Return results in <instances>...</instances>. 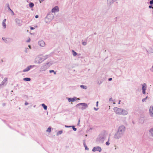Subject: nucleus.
Masks as SVG:
<instances>
[{"mask_svg": "<svg viewBox=\"0 0 153 153\" xmlns=\"http://www.w3.org/2000/svg\"><path fill=\"white\" fill-rule=\"evenodd\" d=\"M12 13V15H15V13H14L13 12L12 10V11H11Z\"/></svg>", "mask_w": 153, "mask_h": 153, "instance_id": "a18cd8bd", "label": "nucleus"}, {"mask_svg": "<svg viewBox=\"0 0 153 153\" xmlns=\"http://www.w3.org/2000/svg\"><path fill=\"white\" fill-rule=\"evenodd\" d=\"M149 8H153V7H152V5H149Z\"/></svg>", "mask_w": 153, "mask_h": 153, "instance_id": "ea45409f", "label": "nucleus"}, {"mask_svg": "<svg viewBox=\"0 0 153 153\" xmlns=\"http://www.w3.org/2000/svg\"><path fill=\"white\" fill-rule=\"evenodd\" d=\"M30 39L29 38L27 40V42H29L30 41Z\"/></svg>", "mask_w": 153, "mask_h": 153, "instance_id": "37998d69", "label": "nucleus"}, {"mask_svg": "<svg viewBox=\"0 0 153 153\" xmlns=\"http://www.w3.org/2000/svg\"><path fill=\"white\" fill-rule=\"evenodd\" d=\"M28 47H29V48L30 49H31V46L30 45H28Z\"/></svg>", "mask_w": 153, "mask_h": 153, "instance_id": "09e8293b", "label": "nucleus"}, {"mask_svg": "<svg viewBox=\"0 0 153 153\" xmlns=\"http://www.w3.org/2000/svg\"><path fill=\"white\" fill-rule=\"evenodd\" d=\"M24 81H29L31 80V79L30 78L26 77L25 78L23 79Z\"/></svg>", "mask_w": 153, "mask_h": 153, "instance_id": "b1692460", "label": "nucleus"}, {"mask_svg": "<svg viewBox=\"0 0 153 153\" xmlns=\"http://www.w3.org/2000/svg\"><path fill=\"white\" fill-rule=\"evenodd\" d=\"M49 72L50 73H52L54 72V71L53 70H51L49 71Z\"/></svg>", "mask_w": 153, "mask_h": 153, "instance_id": "4c0bfd02", "label": "nucleus"}, {"mask_svg": "<svg viewBox=\"0 0 153 153\" xmlns=\"http://www.w3.org/2000/svg\"><path fill=\"white\" fill-rule=\"evenodd\" d=\"M15 22L16 25L20 27L22 25L23 22L21 20L19 19H15Z\"/></svg>", "mask_w": 153, "mask_h": 153, "instance_id": "423d86ee", "label": "nucleus"}, {"mask_svg": "<svg viewBox=\"0 0 153 153\" xmlns=\"http://www.w3.org/2000/svg\"><path fill=\"white\" fill-rule=\"evenodd\" d=\"M7 7L8 8V10H10V11H12V10L10 8V6H9V4H7Z\"/></svg>", "mask_w": 153, "mask_h": 153, "instance_id": "f704fd0d", "label": "nucleus"}, {"mask_svg": "<svg viewBox=\"0 0 153 153\" xmlns=\"http://www.w3.org/2000/svg\"><path fill=\"white\" fill-rule=\"evenodd\" d=\"M123 135V134L117 131L114 134V137L115 139H118L121 138Z\"/></svg>", "mask_w": 153, "mask_h": 153, "instance_id": "20e7f679", "label": "nucleus"}, {"mask_svg": "<svg viewBox=\"0 0 153 153\" xmlns=\"http://www.w3.org/2000/svg\"><path fill=\"white\" fill-rule=\"evenodd\" d=\"M76 107L78 108H79V107H81V106H78Z\"/></svg>", "mask_w": 153, "mask_h": 153, "instance_id": "6e6d98bb", "label": "nucleus"}, {"mask_svg": "<svg viewBox=\"0 0 153 153\" xmlns=\"http://www.w3.org/2000/svg\"><path fill=\"white\" fill-rule=\"evenodd\" d=\"M30 28L31 30H34V28L33 27H30Z\"/></svg>", "mask_w": 153, "mask_h": 153, "instance_id": "864d4df0", "label": "nucleus"}, {"mask_svg": "<svg viewBox=\"0 0 153 153\" xmlns=\"http://www.w3.org/2000/svg\"><path fill=\"white\" fill-rule=\"evenodd\" d=\"M109 139L108 140V141H107L105 143L106 145L107 146H108L110 144V143L109 142Z\"/></svg>", "mask_w": 153, "mask_h": 153, "instance_id": "72a5a7b5", "label": "nucleus"}, {"mask_svg": "<svg viewBox=\"0 0 153 153\" xmlns=\"http://www.w3.org/2000/svg\"><path fill=\"white\" fill-rule=\"evenodd\" d=\"M36 66L35 65H30L27 67L25 68L24 69L22 72H25L28 71L31 69L33 68L34 67H36Z\"/></svg>", "mask_w": 153, "mask_h": 153, "instance_id": "6e6552de", "label": "nucleus"}, {"mask_svg": "<svg viewBox=\"0 0 153 153\" xmlns=\"http://www.w3.org/2000/svg\"><path fill=\"white\" fill-rule=\"evenodd\" d=\"M80 119H79L78 120V125H79L80 124Z\"/></svg>", "mask_w": 153, "mask_h": 153, "instance_id": "8fccbe9b", "label": "nucleus"}, {"mask_svg": "<svg viewBox=\"0 0 153 153\" xmlns=\"http://www.w3.org/2000/svg\"><path fill=\"white\" fill-rule=\"evenodd\" d=\"M51 128L50 127H49L47 128V129L46 130V132H51Z\"/></svg>", "mask_w": 153, "mask_h": 153, "instance_id": "c85d7f7f", "label": "nucleus"}, {"mask_svg": "<svg viewBox=\"0 0 153 153\" xmlns=\"http://www.w3.org/2000/svg\"><path fill=\"white\" fill-rule=\"evenodd\" d=\"M28 50V48H25V52H26V53H27V50Z\"/></svg>", "mask_w": 153, "mask_h": 153, "instance_id": "58836bf2", "label": "nucleus"}, {"mask_svg": "<svg viewBox=\"0 0 153 153\" xmlns=\"http://www.w3.org/2000/svg\"><path fill=\"white\" fill-rule=\"evenodd\" d=\"M39 17V16L38 15H36V16H35V18H38Z\"/></svg>", "mask_w": 153, "mask_h": 153, "instance_id": "3c124183", "label": "nucleus"}, {"mask_svg": "<svg viewBox=\"0 0 153 153\" xmlns=\"http://www.w3.org/2000/svg\"><path fill=\"white\" fill-rule=\"evenodd\" d=\"M44 61V60L42 57H39V61H38V63L40 64Z\"/></svg>", "mask_w": 153, "mask_h": 153, "instance_id": "412c9836", "label": "nucleus"}, {"mask_svg": "<svg viewBox=\"0 0 153 153\" xmlns=\"http://www.w3.org/2000/svg\"><path fill=\"white\" fill-rule=\"evenodd\" d=\"M42 106L43 107L44 109L46 110L47 109V106L45 105L43 103L42 104Z\"/></svg>", "mask_w": 153, "mask_h": 153, "instance_id": "393cba45", "label": "nucleus"}, {"mask_svg": "<svg viewBox=\"0 0 153 153\" xmlns=\"http://www.w3.org/2000/svg\"><path fill=\"white\" fill-rule=\"evenodd\" d=\"M29 6L31 8H32L34 6V4L32 2H30L29 4Z\"/></svg>", "mask_w": 153, "mask_h": 153, "instance_id": "cd10ccee", "label": "nucleus"}, {"mask_svg": "<svg viewBox=\"0 0 153 153\" xmlns=\"http://www.w3.org/2000/svg\"><path fill=\"white\" fill-rule=\"evenodd\" d=\"M38 45L41 47H44L45 46V43L43 40L40 41L38 42Z\"/></svg>", "mask_w": 153, "mask_h": 153, "instance_id": "dca6fc26", "label": "nucleus"}, {"mask_svg": "<svg viewBox=\"0 0 153 153\" xmlns=\"http://www.w3.org/2000/svg\"><path fill=\"white\" fill-rule=\"evenodd\" d=\"M62 133V130H60L57 133V134H61Z\"/></svg>", "mask_w": 153, "mask_h": 153, "instance_id": "2f4dec72", "label": "nucleus"}, {"mask_svg": "<svg viewBox=\"0 0 153 153\" xmlns=\"http://www.w3.org/2000/svg\"><path fill=\"white\" fill-rule=\"evenodd\" d=\"M45 0H39V1L40 3H41L42 2L44 1Z\"/></svg>", "mask_w": 153, "mask_h": 153, "instance_id": "c03bdc74", "label": "nucleus"}, {"mask_svg": "<svg viewBox=\"0 0 153 153\" xmlns=\"http://www.w3.org/2000/svg\"><path fill=\"white\" fill-rule=\"evenodd\" d=\"M6 21V19H4L2 21V25L4 28H5L6 27V25L5 23Z\"/></svg>", "mask_w": 153, "mask_h": 153, "instance_id": "6ab92c4d", "label": "nucleus"}, {"mask_svg": "<svg viewBox=\"0 0 153 153\" xmlns=\"http://www.w3.org/2000/svg\"><path fill=\"white\" fill-rule=\"evenodd\" d=\"M72 51L73 53V54L74 56H75L77 55V53L76 52H75L74 50H72Z\"/></svg>", "mask_w": 153, "mask_h": 153, "instance_id": "bb28decb", "label": "nucleus"}, {"mask_svg": "<svg viewBox=\"0 0 153 153\" xmlns=\"http://www.w3.org/2000/svg\"><path fill=\"white\" fill-rule=\"evenodd\" d=\"M2 39L5 43L7 44L11 43L13 41L12 39L10 38L2 37Z\"/></svg>", "mask_w": 153, "mask_h": 153, "instance_id": "0eeeda50", "label": "nucleus"}, {"mask_svg": "<svg viewBox=\"0 0 153 153\" xmlns=\"http://www.w3.org/2000/svg\"><path fill=\"white\" fill-rule=\"evenodd\" d=\"M80 87L84 89H86L87 88V86L84 85H80Z\"/></svg>", "mask_w": 153, "mask_h": 153, "instance_id": "a878e982", "label": "nucleus"}, {"mask_svg": "<svg viewBox=\"0 0 153 153\" xmlns=\"http://www.w3.org/2000/svg\"><path fill=\"white\" fill-rule=\"evenodd\" d=\"M68 98L69 102H74L76 101L78 99L76 97H73V98Z\"/></svg>", "mask_w": 153, "mask_h": 153, "instance_id": "f3484780", "label": "nucleus"}, {"mask_svg": "<svg viewBox=\"0 0 153 153\" xmlns=\"http://www.w3.org/2000/svg\"><path fill=\"white\" fill-rule=\"evenodd\" d=\"M149 114L151 117H153V106H151L149 110Z\"/></svg>", "mask_w": 153, "mask_h": 153, "instance_id": "2eb2a0df", "label": "nucleus"}, {"mask_svg": "<svg viewBox=\"0 0 153 153\" xmlns=\"http://www.w3.org/2000/svg\"><path fill=\"white\" fill-rule=\"evenodd\" d=\"M35 106H36V105H34V107H35Z\"/></svg>", "mask_w": 153, "mask_h": 153, "instance_id": "69168bd1", "label": "nucleus"}, {"mask_svg": "<svg viewBox=\"0 0 153 153\" xmlns=\"http://www.w3.org/2000/svg\"><path fill=\"white\" fill-rule=\"evenodd\" d=\"M144 122V121L143 120V122L142 123H143Z\"/></svg>", "mask_w": 153, "mask_h": 153, "instance_id": "338daca9", "label": "nucleus"}, {"mask_svg": "<svg viewBox=\"0 0 153 153\" xmlns=\"http://www.w3.org/2000/svg\"><path fill=\"white\" fill-rule=\"evenodd\" d=\"M65 127L66 128H69V127H71V126H67L66 125L65 126Z\"/></svg>", "mask_w": 153, "mask_h": 153, "instance_id": "79ce46f5", "label": "nucleus"}, {"mask_svg": "<svg viewBox=\"0 0 153 153\" xmlns=\"http://www.w3.org/2000/svg\"><path fill=\"white\" fill-rule=\"evenodd\" d=\"M1 62H3V60L1 59Z\"/></svg>", "mask_w": 153, "mask_h": 153, "instance_id": "052dcab7", "label": "nucleus"}, {"mask_svg": "<svg viewBox=\"0 0 153 153\" xmlns=\"http://www.w3.org/2000/svg\"><path fill=\"white\" fill-rule=\"evenodd\" d=\"M28 104V103L27 102H25V105H27Z\"/></svg>", "mask_w": 153, "mask_h": 153, "instance_id": "a19ab883", "label": "nucleus"}, {"mask_svg": "<svg viewBox=\"0 0 153 153\" xmlns=\"http://www.w3.org/2000/svg\"><path fill=\"white\" fill-rule=\"evenodd\" d=\"M117 0H107V4L109 5H111Z\"/></svg>", "mask_w": 153, "mask_h": 153, "instance_id": "a211bd4d", "label": "nucleus"}, {"mask_svg": "<svg viewBox=\"0 0 153 153\" xmlns=\"http://www.w3.org/2000/svg\"><path fill=\"white\" fill-rule=\"evenodd\" d=\"M3 106H4L5 105V104H3Z\"/></svg>", "mask_w": 153, "mask_h": 153, "instance_id": "e2e57ef3", "label": "nucleus"}, {"mask_svg": "<svg viewBox=\"0 0 153 153\" xmlns=\"http://www.w3.org/2000/svg\"><path fill=\"white\" fill-rule=\"evenodd\" d=\"M82 45L84 46H85L87 45V42H82Z\"/></svg>", "mask_w": 153, "mask_h": 153, "instance_id": "473e14b6", "label": "nucleus"}, {"mask_svg": "<svg viewBox=\"0 0 153 153\" xmlns=\"http://www.w3.org/2000/svg\"><path fill=\"white\" fill-rule=\"evenodd\" d=\"M98 102L97 101L96 102V106H98Z\"/></svg>", "mask_w": 153, "mask_h": 153, "instance_id": "5fc2aeb1", "label": "nucleus"}, {"mask_svg": "<svg viewBox=\"0 0 153 153\" xmlns=\"http://www.w3.org/2000/svg\"><path fill=\"white\" fill-rule=\"evenodd\" d=\"M103 80L102 79L100 81H98L97 82V84L99 85L101 84L103 82Z\"/></svg>", "mask_w": 153, "mask_h": 153, "instance_id": "c756f323", "label": "nucleus"}, {"mask_svg": "<svg viewBox=\"0 0 153 153\" xmlns=\"http://www.w3.org/2000/svg\"><path fill=\"white\" fill-rule=\"evenodd\" d=\"M147 98H148V97L147 96L146 98L143 99L142 100L143 102H145L146 100L147 99Z\"/></svg>", "mask_w": 153, "mask_h": 153, "instance_id": "7c9ffc66", "label": "nucleus"}, {"mask_svg": "<svg viewBox=\"0 0 153 153\" xmlns=\"http://www.w3.org/2000/svg\"><path fill=\"white\" fill-rule=\"evenodd\" d=\"M59 7L58 6H55L54 7L52 8L51 10L52 13H56L59 12Z\"/></svg>", "mask_w": 153, "mask_h": 153, "instance_id": "4468645a", "label": "nucleus"}, {"mask_svg": "<svg viewBox=\"0 0 153 153\" xmlns=\"http://www.w3.org/2000/svg\"><path fill=\"white\" fill-rule=\"evenodd\" d=\"M150 135L153 137V127L151 128L149 131Z\"/></svg>", "mask_w": 153, "mask_h": 153, "instance_id": "aec40b11", "label": "nucleus"}, {"mask_svg": "<svg viewBox=\"0 0 153 153\" xmlns=\"http://www.w3.org/2000/svg\"><path fill=\"white\" fill-rule=\"evenodd\" d=\"M34 62L35 63H38V62H37V61H35Z\"/></svg>", "mask_w": 153, "mask_h": 153, "instance_id": "13d9d810", "label": "nucleus"}, {"mask_svg": "<svg viewBox=\"0 0 153 153\" xmlns=\"http://www.w3.org/2000/svg\"><path fill=\"white\" fill-rule=\"evenodd\" d=\"M92 151L94 152L97 151L100 152L102 151V149L100 147L97 146L94 147L93 148Z\"/></svg>", "mask_w": 153, "mask_h": 153, "instance_id": "f8f14e48", "label": "nucleus"}, {"mask_svg": "<svg viewBox=\"0 0 153 153\" xmlns=\"http://www.w3.org/2000/svg\"><path fill=\"white\" fill-rule=\"evenodd\" d=\"M72 127L73 129V130L74 131H75L76 130V128H75V127L74 126H73Z\"/></svg>", "mask_w": 153, "mask_h": 153, "instance_id": "c9c22d12", "label": "nucleus"}, {"mask_svg": "<svg viewBox=\"0 0 153 153\" xmlns=\"http://www.w3.org/2000/svg\"><path fill=\"white\" fill-rule=\"evenodd\" d=\"M83 145L85 147V149L86 150H89V149L87 147V146H86L85 140L83 141Z\"/></svg>", "mask_w": 153, "mask_h": 153, "instance_id": "5701e85b", "label": "nucleus"}, {"mask_svg": "<svg viewBox=\"0 0 153 153\" xmlns=\"http://www.w3.org/2000/svg\"><path fill=\"white\" fill-rule=\"evenodd\" d=\"M54 16L51 13H49L48 14L46 18L49 20V21H51L54 18Z\"/></svg>", "mask_w": 153, "mask_h": 153, "instance_id": "ddd939ff", "label": "nucleus"}, {"mask_svg": "<svg viewBox=\"0 0 153 153\" xmlns=\"http://www.w3.org/2000/svg\"><path fill=\"white\" fill-rule=\"evenodd\" d=\"M121 75H119V76H121Z\"/></svg>", "mask_w": 153, "mask_h": 153, "instance_id": "0e129e2a", "label": "nucleus"}, {"mask_svg": "<svg viewBox=\"0 0 153 153\" xmlns=\"http://www.w3.org/2000/svg\"><path fill=\"white\" fill-rule=\"evenodd\" d=\"M80 106H81L82 107H79V108L81 109L82 110H83L85 109L88 107L87 104L84 103H79L76 105V107Z\"/></svg>", "mask_w": 153, "mask_h": 153, "instance_id": "7ed1b4c3", "label": "nucleus"}, {"mask_svg": "<svg viewBox=\"0 0 153 153\" xmlns=\"http://www.w3.org/2000/svg\"><path fill=\"white\" fill-rule=\"evenodd\" d=\"M125 130L126 127L125 126L123 125H121L119 126L117 131L120 133H122L123 134H124Z\"/></svg>", "mask_w": 153, "mask_h": 153, "instance_id": "39448f33", "label": "nucleus"}, {"mask_svg": "<svg viewBox=\"0 0 153 153\" xmlns=\"http://www.w3.org/2000/svg\"><path fill=\"white\" fill-rule=\"evenodd\" d=\"M112 80V78H111L108 79V80L110 81Z\"/></svg>", "mask_w": 153, "mask_h": 153, "instance_id": "603ef678", "label": "nucleus"}, {"mask_svg": "<svg viewBox=\"0 0 153 153\" xmlns=\"http://www.w3.org/2000/svg\"><path fill=\"white\" fill-rule=\"evenodd\" d=\"M121 101L120 100L119 101V102L118 103V104H120V102Z\"/></svg>", "mask_w": 153, "mask_h": 153, "instance_id": "bf43d9fd", "label": "nucleus"}, {"mask_svg": "<svg viewBox=\"0 0 153 153\" xmlns=\"http://www.w3.org/2000/svg\"><path fill=\"white\" fill-rule=\"evenodd\" d=\"M105 138V136L104 134L100 135L97 139V143H102L104 140Z\"/></svg>", "mask_w": 153, "mask_h": 153, "instance_id": "f03ea898", "label": "nucleus"}, {"mask_svg": "<svg viewBox=\"0 0 153 153\" xmlns=\"http://www.w3.org/2000/svg\"><path fill=\"white\" fill-rule=\"evenodd\" d=\"M7 82V78H5L0 84V88L6 85Z\"/></svg>", "mask_w": 153, "mask_h": 153, "instance_id": "9d476101", "label": "nucleus"}, {"mask_svg": "<svg viewBox=\"0 0 153 153\" xmlns=\"http://www.w3.org/2000/svg\"><path fill=\"white\" fill-rule=\"evenodd\" d=\"M48 64V63L46 64H45L43 65L42 66H41L40 69V71H45L48 68V67L47 66V65Z\"/></svg>", "mask_w": 153, "mask_h": 153, "instance_id": "1a4fd4ad", "label": "nucleus"}, {"mask_svg": "<svg viewBox=\"0 0 153 153\" xmlns=\"http://www.w3.org/2000/svg\"><path fill=\"white\" fill-rule=\"evenodd\" d=\"M113 110L117 114L121 115H127L128 113V111L124 109L121 108H119L117 107H114Z\"/></svg>", "mask_w": 153, "mask_h": 153, "instance_id": "f257e3e1", "label": "nucleus"}, {"mask_svg": "<svg viewBox=\"0 0 153 153\" xmlns=\"http://www.w3.org/2000/svg\"><path fill=\"white\" fill-rule=\"evenodd\" d=\"M50 56L48 55H46L45 56H43L42 58H43V59L44 60H45L47 59Z\"/></svg>", "mask_w": 153, "mask_h": 153, "instance_id": "4be33fe9", "label": "nucleus"}, {"mask_svg": "<svg viewBox=\"0 0 153 153\" xmlns=\"http://www.w3.org/2000/svg\"><path fill=\"white\" fill-rule=\"evenodd\" d=\"M149 3L151 5L153 4V0L150 1L149 2Z\"/></svg>", "mask_w": 153, "mask_h": 153, "instance_id": "e433bc0d", "label": "nucleus"}, {"mask_svg": "<svg viewBox=\"0 0 153 153\" xmlns=\"http://www.w3.org/2000/svg\"><path fill=\"white\" fill-rule=\"evenodd\" d=\"M54 73V74H56V72L54 71V72H53Z\"/></svg>", "mask_w": 153, "mask_h": 153, "instance_id": "4d7b16f0", "label": "nucleus"}, {"mask_svg": "<svg viewBox=\"0 0 153 153\" xmlns=\"http://www.w3.org/2000/svg\"><path fill=\"white\" fill-rule=\"evenodd\" d=\"M152 68H153V65H152Z\"/></svg>", "mask_w": 153, "mask_h": 153, "instance_id": "774afa93", "label": "nucleus"}, {"mask_svg": "<svg viewBox=\"0 0 153 153\" xmlns=\"http://www.w3.org/2000/svg\"><path fill=\"white\" fill-rule=\"evenodd\" d=\"M109 101H112V98H110L109 99Z\"/></svg>", "mask_w": 153, "mask_h": 153, "instance_id": "de8ad7c7", "label": "nucleus"}, {"mask_svg": "<svg viewBox=\"0 0 153 153\" xmlns=\"http://www.w3.org/2000/svg\"><path fill=\"white\" fill-rule=\"evenodd\" d=\"M94 109L95 110V111H97L98 110V108H95L94 107Z\"/></svg>", "mask_w": 153, "mask_h": 153, "instance_id": "49530a36", "label": "nucleus"}, {"mask_svg": "<svg viewBox=\"0 0 153 153\" xmlns=\"http://www.w3.org/2000/svg\"><path fill=\"white\" fill-rule=\"evenodd\" d=\"M96 33H94V34L96 35Z\"/></svg>", "mask_w": 153, "mask_h": 153, "instance_id": "680f3d73", "label": "nucleus"}, {"mask_svg": "<svg viewBox=\"0 0 153 153\" xmlns=\"http://www.w3.org/2000/svg\"><path fill=\"white\" fill-rule=\"evenodd\" d=\"M142 93L143 94H146V91L147 89V85L145 83H144L142 84Z\"/></svg>", "mask_w": 153, "mask_h": 153, "instance_id": "9b49d317", "label": "nucleus"}]
</instances>
